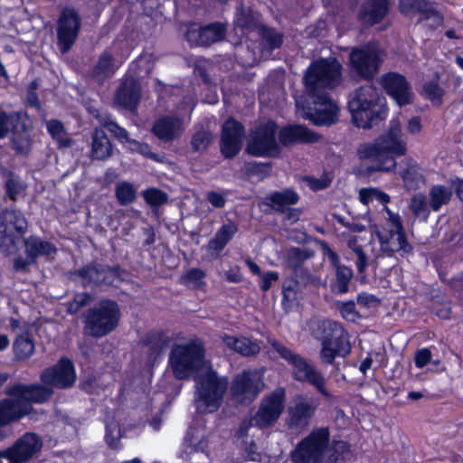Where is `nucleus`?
<instances>
[{"mask_svg": "<svg viewBox=\"0 0 463 463\" xmlns=\"http://www.w3.org/2000/svg\"><path fill=\"white\" fill-rule=\"evenodd\" d=\"M80 28V17L72 8L62 10L58 21L57 38L60 50L67 52L75 43Z\"/></svg>", "mask_w": 463, "mask_h": 463, "instance_id": "dca6fc26", "label": "nucleus"}, {"mask_svg": "<svg viewBox=\"0 0 463 463\" xmlns=\"http://www.w3.org/2000/svg\"><path fill=\"white\" fill-rule=\"evenodd\" d=\"M375 235L380 243L381 251L388 257L395 252L402 256L411 253L412 246L408 242L405 230L387 229L376 230Z\"/></svg>", "mask_w": 463, "mask_h": 463, "instance_id": "a211bd4d", "label": "nucleus"}, {"mask_svg": "<svg viewBox=\"0 0 463 463\" xmlns=\"http://www.w3.org/2000/svg\"><path fill=\"white\" fill-rule=\"evenodd\" d=\"M283 408V396L275 393L262 401L253 420L257 426L267 427L279 419Z\"/></svg>", "mask_w": 463, "mask_h": 463, "instance_id": "a878e982", "label": "nucleus"}, {"mask_svg": "<svg viewBox=\"0 0 463 463\" xmlns=\"http://www.w3.org/2000/svg\"><path fill=\"white\" fill-rule=\"evenodd\" d=\"M26 255L36 260L40 256L50 258L56 253V247L49 241H43L37 236H30L24 240Z\"/></svg>", "mask_w": 463, "mask_h": 463, "instance_id": "f704fd0d", "label": "nucleus"}, {"mask_svg": "<svg viewBox=\"0 0 463 463\" xmlns=\"http://www.w3.org/2000/svg\"><path fill=\"white\" fill-rule=\"evenodd\" d=\"M5 187L6 197L15 202L19 195L24 192L26 185L18 175L8 172L5 175Z\"/></svg>", "mask_w": 463, "mask_h": 463, "instance_id": "49530a36", "label": "nucleus"}, {"mask_svg": "<svg viewBox=\"0 0 463 463\" xmlns=\"http://www.w3.org/2000/svg\"><path fill=\"white\" fill-rule=\"evenodd\" d=\"M435 9V3L428 0H418L416 13L420 14L419 22L422 23L425 16H428Z\"/></svg>", "mask_w": 463, "mask_h": 463, "instance_id": "0e129e2a", "label": "nucleus"}, {"mask_svg": "<svg viewBox=\"0 0 463 463\" xmlns=\"http://www.w3.org/2000/svg\"><path fill=\"white\" fill-rule=\"evenodd\" d=\"M245 174L249 176L266 175L270 170L269 163L248 162L244 165Z\"/></svg>", "mask_w": 463, "mask_h": 463, "instance_id": "13d9d810", "label": "nucleus"}, {"mask_svg": "<svg viewBox=\"0 0 463 463\" xmlns=\"http://www.w3.org/2000/svg\"><path fill=\"white\" fill-rule=\"evenodd\" d=\"M272 349L290 367L292 377L299 382L315 387L323 396L330 398L331 394L325 387L326 379L310 360L298 354L284 344L272 340L269 342Z\"/></svg>", "mask_w": 463, "mask_h": 463, "instance_id": "423d86ee", "label": "nucleus"}, {"mask_svg": "<svg viewBox=\"0 0 463 463\" xmlns=\"http://www.w3.org/2000/svg\"><path fill=\"white\" fill-rule=\"evenodd\" d=\"M312 334L321 340L319 356L325 364H333L336 356H345L351 352L347 333L335 321H317L312 328Z\"/></svg>", "mask_w": 463, "mask_h": 463, "instance_id": "6e6552de", "label": "nucleus"}, {"mask_svg": "<svg viewBox=\"0 0 463 463\" xmlns=\"http://www.w3.org/2000/svg\"><path fill=\"white\" fill-rule=\"evenodd\" d=\"M298 195L292 190L276 192L266 197V204L277 212H284L288 206L297 203Z\"/></svg>", "mask_w": 463, "mask_h": 463, "instance_id": "4c0bfd02", "label": "nucleus"}, {"mask_svg": "<svg viewBox=\"0 0 463 463\" xmlns=\"http://www.w3.org/2000/svg\"><path fill=\"white\" fill-rule=\"evenodd\" d=\"M184 132L183 119L175 116H164L156 120L152 133L164 142H171Z\"/></svg>", "mask_w": 463, "mask_h": 463, "instance_id": "bb28decb", "label": "nucleus"}, {"mask_svg": "<svg viewBox=\"0 0 463 463\" xmlns=\"http://www.w3.org/2000/svg\"><path fill=\"white\" fill-rule=\"evenodd\" d=\"M40 380L52 389L71 388L76 381L73 363L66 357L60 359L54 365L42 372Z\"/></svg>", "mask_w": 463, "mask_h": 463, "instance_id": "2eb2a0df", "label": "nucleus"}, {"mask_svg": "<svg viewBox=\"0 0 463 463\" xmlns=\"http://www.w3.org/2000/svg\"><path fill=\"white\" fill-rule=\"evenodd\" d=\"M96 118L99 124V128H101L103 130L104 128L107 129L119 140H124L125 142L129 140L128 132L124 128H121L116 121H114L110 115L97 112Z\"/></svg>", "mask_w": 463, "mask_h": 463, "instance_id": "ea45409f", "label": "nucleus"}, {"mask_svg": "<svg viewBox=\"0 0 463 463\" xmlns=\"http://www.w3.org/2000/svg\"><path fill=\"white\" fill-rule=\"evenodd\" d=\"M319 139V135L300 125L284 128L279 133V143L285 146L297 143H315Z\"/></svg>", "mask_w": 463, "mask_h": 463, "instance_id": "c85d7f7f", "label": "nucleus"}, {"mask_svg": "<svg viewBox=\"0 0 463 463\" xmlns=\"http://www.w3.org/2000/svg\"><path fill=\"white\" fill-rule=\"evenodd\" d=\"M120 316L116 301L101 299L82 314L83 334L94 338L106 336L117 328Z\"/></svg>", "mask_w": 463, "mask_h": 463, "instance_id": "0eeeda50", "label": "nucleus"}, {"mask_svg": "<svg viewBox=\"0 0 463 463\" xmlns=\"http://www.w3.org/2000/svg\"><path fill=\"white\" fill-rule=\"evenodd\" d=\"M46 128L50 135L55 139L61 146H70L71 141L69 138L63 124L57 119L47 121Z\"/></svg>", "mask_w": 463, "mask_h": 463, "instance_id": "09e8293b", "label": "nucleus"}, {"mask_svg": "<svg viewBox=\"0 0 463 463\" xmlns=\"http://www.w3.org/2000/svg\"><path fill=\"white\" fill-rule=\"evenodd\" d=\"M142 97L139 81L134 77H126L121 80L114 95V103L127 110L134 112L137 109Z\"/></svg>", "mask_w": 463, "mask_h": 463, "instance_id": "412c9836", "label": "nucleus"}, {"mask_svg": "<svg viewBox=\"0 0 463 463\" xmlns=\"http://www.w3.org/2000/svg\"><path fill=\"white\" fill-rule=\"evenodd\" d=\"M144 345L147 346L152 356H157L161 354L167 345V337L161 332H150L142 340Z\"/></svg>", "mask_w": 463, "mask_h": 463, "instance_id": "de8ad7c7", "label": "nucleus"}, {"mask_svg": "<svg viewBox=\"0 0 463 463\" xmlns=\"http://www.w3.org/2000/svg\"><path fill=\"white\" fill-rule=\"evenodd\" d=\"M279 279V274L275 271H269L260 275V288L263 291H268L272 283Z\"/></svg>", "mask_w": 463, "mask_h": 463, "instance_id": "774afa93", "label": "nucleus"}, {"mask_svg": "<svg viewBox=\"0 0 463 463\" xmlns=\"http://www.w3.org/2000/svg\"><path fill=\"white\" fill-rule=\"evenodd\" d=\"M113 155V145L101 128H94L91 133L90 157L93 160L105 161Z\"/></svg>", "mask_w": 463, "mask_h": 463, "instance_id": "7c9ffc66", "label": "nucleus"}, {"mask_svg": "<svg viewBox=\"0 0 463 463\" xmlns=\"http://www.w3.org/2000/svg\"><path fill=\"white\" fill-rule=\"evenodd\" d=\"M169 364L178 380L189 379L212 365L205 359V349L200 341L175 345L169 354Z\"/></svg>", "mask_w": 463, "mask_h": 463, "instance_id": "39448f33", "label": "nucleus"}, {"mask_svg": "<svg viewBox=\"0 0 463 463\" xmlns=\"http://www.w3.org/2000/svg\"><path fill=\"white\" fill-rule=\"evenodd\" d=\"M313 250L300 247H291L286 251L285 265L292 273L305 268V263L313 258Z\"/></svg>", "mask_w": 463, "mask_h": 463, "instance_id": "e433bc0d", "label": "nucleus"}, {"mask_svg": "<svg viewBox=\"0 0 463 463\" xmlns=\"http://www.w3.org/2000/svg\"><path fill=\"white\" fill-rule=\"evenodd\" d=\"M7 393L20 398L30 405V403L41 404L47 402L52 399L54 391L51 386L44 383H17L11 387Z\"/></svg>", "mask_w": 463, "mask_h": 463, "instance_id": "4be33fe9", "label": "nucleus"}, {"mask_svg": "<svg viewBox=\"0 0 463 463\" xmlns=\"http://www.w3.org/2000/svg\"><path fill=\"white\" fill-rule=\"evenodd\" d=\"M317 402L305 395H298L294 398L288 407V424L291 429L305 428L309 424L314 416Z\"/></svg>", "mask_w": 463, "mask_h": 463, "instance_id": "aec40b11", "label": "nucleus"}, {"mask_svg": "<svg viewBox=\"0 0 463 463\" xmlns=\"http://www.w3.org/2000/svg\"><path fill=\"white\" fill-rule=\"evenodd\" d=\"M194 404L201 413H213L219 410L228 389V380L213 366L194 375Z\"/></svg>", "mask_w": 463, "mask_h": 463, "instance_id": "20e7f679", "label": "nucleus"}, {"mask_svg": "<svg viewBox=\"0 0 463 463\" xmlns=\"http://www.w3.org/2000/svg\"><path fill=\"white\" fill-rule=\"evenodd\" d=\"M39 87L37 80H33L27 87L26 90V102L29 106L33 107L37 109H41V104L36 93V90Z\"/></svg>", "mask_w": 463, "mask_h": 463, "instance_id": "680f3d73", "label": "nucleus"}, {"mask_svg": "<svg viewBox=\"0 0 463 463\" xmlns=\"http://www.w3.org/2000/svg\"><path fill=\"white\" fill-rule=\"evenodd\" d=\"M244 453L249 460L260 462L262 459L261 453L258 451L257 445L252 441L250 443L245 442Z\"/></svg>", "mask_w": 463, "mask_h": 463, "instance_id": "338daca9", "label": "nucleus"}, {"mask_svg": "<svg viewBox=\"0 0 463 463\" xmlns=\"http://www.w3.org/2000/svg\"><path fill=\"white\" fill-rule=\"evenodd\" d=\"M117 69L114 56L107 49L99 55L96 64L90 72V78L97 84L101 85L114 75Z\"/></svg>", "mask_w": 463, "mask_h": 463, "instance_id": "c756f323", "label": "nucleus"}, {"mask_svg": "<svg viewBox=\"0 0 463 463\" xmlns=\"http://www.w3.org/2000/svg\"><path fill=\"white\" fill-rule=\"evenodd\" d=\"M327 428H317L303 439L291 454L294 463H323L329 445Z\"/></svg>", "mask_w": 463, "mask_h": 463, "instance_id": "9d476101", "label": "nucleus"}, {"mask_svg": "<svg viewBox=\"0 0 463 463\" xmlns=\"http://www.w3.org/2000/svg\"><path fill=\"white\" fill-rule=\"evenodd\" d=\"M410 208L416 217L424 215V218L428 217V203L427 197L424 194H419L411 198Z\"/></svg>", "mask_w": 463, "mask_h": 463, "instance_id": "4d7b16f0", "label": "nucleus"}, {"mask_svg": "<svg viewBox=\"0 0 463 463\" xmlns=\"http://www.w3.org/2000/svg\"><path fill=\"white\" fill-rule=\"evenodd\" d=\"M142 195L146 203L152 207H159L168 200L167 194L156 188H149L144 191Z\"/></svg>", "mask_w": 463, "mask_h": 463, "instance_id": "864d4df0", "label": "nucleus"}, {"mask_svg": "<svg viewBox=\"0 0 463 463\" xmlns=\"http://www.w3.org/2000/svg\"><path fill=\"white\" fill-rule=\"evenodd\" d=\"M293 277L296 278L297 282L302 287H319L322 285V281L319 276L312 272L310 269L305 267L293 273Z\"/></svg>", "mask_w": 463, "mask_h": 463, "instance_id": "3c124183", "label": "nucleus"}, {"mask_svg": "<svg viewBox=\"0 0 463 463\" xmlns=\"http://www.w3.org/2000/svg\"><path fill=\"white\" fill-rule=\"evenodd\" d=\"M42 446L43 443L38 435L27 432L7 449L15 463H25L41 450Z\"/></svg>", "mask_w": 463, "mask_h": 463, "instance_id": "5701e85b", "label": "nucleus"}, {"mask_svg": "<svg viewBox=\"0 0 463 463\" xmlns=\"http://www.w3.org/2000/svg\"><path fill=\"white\" fill-rule=\"evenodd\" d=\"M22 120L21 113L6 114L0 111V138L5 137L9 131L12 132Z\"/></svg>", "mask_w": 463, "mask_h": 463, "instance_id": "603ef678", "label": "nucleus"}, {"mask_svg": "<svg viewBox=\"0 0 463 463\" xmlns=\"http://www.w3.org/2000/svg\"><path fill=\"white\" fill-rule=\"evenodd\" d=\"M180 30L191 46L209 47L223 40L226 28L221 23L200 25L195 23L184 24Z\"/></svg>", "mask_w": 463, "mask_h": 463, "instance_id": "ddd939ff", "label": "nucleus"}, {"mask_svg": "<svg viewBox=\"0 0 463 463\" xmlns=\"http://www.w3.org/2000/svg\"><path fill=\"white\" fill-rule=\"evenodd\" d=\"M341 70L335 59H321L313 62L305 73L306 90L314 107L305 106L299 100L296 106L302 108L303 117L316 125L329 126L337 120L338 107L329 99L326 90L339 83Z\"/></svg>", "mask_w": 463, "mask_h": 463, "instance_id": "f257e3e1", "label": "nucleus"}, {"mask_svg": "<svg viewBox=\"0 0 463 463\" xmlns=\"http://www.w3.org/2000/svg\"><path fill=\"white\" fill-rule=\"evenodd\" d=\"M451 197V189L443 185H435L429 192L430 206L437 212L442 205L448 204Z\"/></svg>", "mask_w": 463, "mask_h": 463, "instance_id": "79ce46f5", "label": "nucleus"}, {"mask_svg": "<svg viewBox=\"0 0 463 463\" xmlns=\"http://www.w3.org/2000/svg\"><path fill=\"white\" fill-rule=\"evenodd\" d=\"M347 107L354 124L364 129L378 125L387 115L384 99L373 84L355 89L349 95Z\"/></svg>", "mask_w": 463, "mask_h": 463, "instance_id": "7ed1b4c3", "label": "nucleus"}, {"mask_svg": "<svg viewBox=\"0 0 463 463\" xmlns=\"http://www.w3.org/2000/svg\"><path fill=\"white\" fill-rule=\"evenodd\" d=\"M72 274L80 279L84 287L117 286V283L120 280L116 269L99 264L88 265L75 270Z\"/></svg>", "mask_w": 463, "mask_h": 463, "instance_id": "f3484780", "label": "nucleus"}, {"mask_svg": "<svg viewBox=\"0 0 463 463\" xmlns=\"http://www.w3.org/2000/svg\"><path fill=\"white\" fill-rule=\"evenodd\" d=\"M234 24L242 33L252 31L258 26V14L250 7L241 5L237 9Z\"/></svg>", "mask_w": 463, "mask_h": 463, "instance_id": "58836bf2", "label": "nucleus"}, {"mask_svg": "<svg viewBox=\"0 0 463 463\" xmlns=\"http://www.w3.org/2000/svg\"><path fill=\"white\" fill-rule=\"evenodd\" d=\"M120 430L119 429L114 425V426H107V434H106V439L109 447L112 449H117L118 446V439L120 437Z\"/></svg>", "mask_w": 463, "mask_h": 463, "instance_id": "69168bd1", "label": "nucleus"}, {"mask_svg": "<svg viewBox=\"0 0 463 463\" xmlns=\"http://www.w3.org/2000/svg\"><path fill=\"white\" fill-rule=\"evenodd\" d=\"M264 387L262 374L258 370H244L231 384L232 400L241 404L251 403Z\"/></svg>", "mask_w": 463, "mask_h": 463, "instance_id": "f8f14e48", "label": "nucleus"}, {"mask_svg": "<svg viewBox=\"0 0 463 463\" xmlns=\"http://www.w3.org/2000/svg\"><path fill=\"white\" fill-rule=\"evenodd\" d=\"M213 141V135L212 132L203 127H198L191 137L193 151L196 153H203L208 148Z\"/></svg>", "mask_w": 463, "mask_h": 463, "instance_id": "37998d69", "label": "nucleus"}, {"mask_svg": "<svg viewBox=\"0 0 463 463\" xmlns=\"http://www.w3.org/2000/svg\"><path fill=\"white\" fill-rule=\"evenodd\" d=\"M423 91L427 99L431 101L440 103L443 96V90L439 86L437 82H427L423 86Z\"/></svg>", "mask_w": 463, "mask_h": 463, "instance_id": "bf43d9fd", "label": "nucleus"}, {"mask_svg": "<svg viewBox=\"0 0 463 463\" xmlns=\"http://www.w3.org/2000/svg\"><path fill=\"white\" fill-rule=\"evenodd\" d=\"M203 278L204 273L203 270L199 269H192L187 271L184 279L186 281V283L191 284L195 288H198L203 284Z\"/></svg>", "mask_w": 463, "mask_h": 463, "instance_id": "e2e57ef3", "label": "nucleus"}, {"mask_svg": "<svg viewBox=\"0 0 463 463\" xmlns=\"http://www.w3.org/2000/svg\"><path fill=\"white\" fill-rule=\"evenodd\" d=\"M278 126L273 121L257 127L250 134L246 152L254 156L274 157L280 153L276 139Z\"/></svg>", "mask_w": 463, "mask_h": 463, "instance_id": "9b49d317", "label": "nucleus"}, {"mask_svg": "<svg viewBox=\"0 0 463 463\" xmlns=\"http://www.w3.org/2000/svg\"><path fill=\"white\" fill-rule=\"evenodd\" d=\"M404 163L406 167L401 172L404 184L409 189H416L419 184L423 181V176L419 167L411 159H406Z\"/></svg>", "mask_w": 463, "mask_h": 463, "instance_id": "c03bdc74", "label": "nucleus"}, {"mask_svg": "<svg viewBox=\"0 0 463 463\" xmlns=\"http://www.w3.org/2000/svg\"><path fill=\"white\" fill-rule=\"evenodd\" d=\"M15 357L19 360L30 357L34 352V343L29 334H22L14 343Z\"/></svg>", "mask_w": 463, "mask_h": 463, "instance_id": "a18cd8bd", "label": "nucleus"}, {"mask_svg": "<svg viewBox=\"0 0 463 463\" xmlns=\"http://www.w3.org/2000/svg\"><path fill=\"white\" fill-rule=\"evenodd\" d=\"M93 300V297L89 293L75 294L72 300L68 302L67 310L70 314H77L82 307L90 305Z\"/></svg>", "mask_w": 463, "mask_h": 463, "instance_id": "5fc2aeb1", "label": "nucleus"}, {"mask_svg": "<svg viewBox=\"0 0 463 463\" xmlns=\"http://www.w3.org/2000/svg\"><path fill=\"white\" fill-rule=\"evenodd\" d=\"M300 285L297 282L296 278L288 279L283 283V298L287 301H293L297 298L298 288Z\"/></svg>", "mask_w": 463, "mask_h": 463, "instance_id": "052dcab7", "label": "nucleus"}, {"mask_svg": "<svg viewBox=\"0 0 463 463\" xmlns=\"http://www.w3.org/2000/svg\"><path fill=\"white\" fill-rule=\"evenodd\" d=\"M381 83L388 94H390L400 105L411 102V92L406 79L396 72L383 75Z\"/></svg>", "mask_w": 463, "mask_h": 463, "instance_id": "393cba45", "label": "nucleus"}, {"mask_svg": "<svg viewBox=\"0 0 463 463\" xmlns=\"http://www.w3.org/2000/svg\"><path fill=\"white\" fill-rule=\"evenodd\" d=\"M261 36L269 50L280 47L283 42V35L271 28H263Z\"/></svg>", "mask_w": 463, "mask_h": 463, "instance_id": "6e6d98bb", "label": "nucleus"}, {"mask_svg": "<svg viewBox=\"0 0 463 463\" xmlns=\"http://www.w3.org/2000/svg\"><path fill=\"white\" fill-rule=\"evenodd\" d=\"M383 52L373 43L352 48L349 53L351 73L365 80H373L380 71Z\"/></svg>", "mask_w": 463, "mask_h": 463, "instance_id": "1a4fd4ad", "label": "nucleus"}, {"mask_svg": "<svg viewBox=\"0 0 463 463\" xmlns=\"http://www.w3.org/2000/svg\"><path fill=\"white\" fill-rule=\"evenodd\" d=\"M115 194L120 205H128L136 200L137 190L131 183L121 182L116 185Z\"/></svg>", "mask_w": 463, "mask_h": 463, "instance_id": "8fccbe9b", "label": "nucleus"}, {"mask_svg": "<svg viewBox=\"0 0 463 463\" xmlns=\"http://www.w3.org/2000/svg\"><path fill=\"white\" fill-rule=\"evenodd\" d=\"M184 445L188 453H204L207 450L208 439L203 420H196L193 421L186 432Z\"/></svg>", "mask_w": 463, "mask_h": 463, "instance_id": "cd10ccee", "label": "nucleus"}, {"mask_svg": "<svg viewBox=\"0 0 463 463\" xmlns=\"http://www.w3.org/2000/svg\"><path fill=\"white\" fill-rule=\"evenodd\" d=\"M406 142L402 138V128L399 120L392 119L385 134L373 143H364L357 147V156L362 160L370 159L373 165L367 167L368 172H390L396 166L395 156L406 153Z\"/></svg>", "mask_w": 463, "mask_h": 463, "instance_id": "f03ea898", "label": "nucleus"}, {"mask_svg": "<svg viewBox=\"0 0 463 463\" xmlns=\"http://www.w3.org/2000/svg\"><path fill=\"white\" fill-rule=\"evenodd\" d=\"M222 339L223 344L229 349L240 354L242 356H255L261 350L259 341L251 340L248 337H236L233 335H224Z\"/></svg>", "mask_w": 463, "mask_h": 463, "instance_id": "2f4dec72", "label": "nucleus"}, {"mask_svg": "<svg viewBox=\"0 0 463 463\" xmlns=\"http://www.w3.org/2000/svg\"><path fill=\"white\" fill-rule=\"evenodd\" d=\"M388 12L387 0H368L363 5L359 19L366 24L373 25L380 23Z\"/></svg>", "mask_w": 463, "mask_h": 463, "instance_id": "473e14b6", "label": "nucleus"}, {"mask_svg": "<svg viewBox=\"0 0 463 463\" xmlns=\"http://www.w3.org/2000/svg\"><path fill=\"white\" fill-rule=\"evenodd\" d=\"M237 226L233 223L225 224L215 233L207 244V251L213 258H218L220 252L237 232Z\"/></svg>", "mask_w": 463, "mask_h": 463, "instance_id": "72a5a7b5", "label": "nucleus"}, {"mask_svg": "<svg viewBox=\"0 0 463 463\" xmlns=\"http://www.w3.org/2000/svg\"><path fill=\"white\" fill-rule=\"evenodd\" d=\"M319 244L324 255L328 258L331 265L335 269L334 290L338 294L346 293L349 288V283L353 278V270L349 267L340 263L338 254L334 251L326 241H321Z\"/></svg>", "mask_w": 463, "mask_h": 463, "instance_id": "b1692460", "label": "nucleus"}, {"mask_svg": "<svg viewBox=\"0 0 463 463\" xmlns=\"http://www.w3.org/2000/svg\"><path fill=\"white\" fill-rule=\"evenodd\" d=\"M11 133L13 149L16 154L24 156L28 155L32 148L33 139L25 123L22 120L19 125L14 127V129Z\"/></svg>", "mask_w": 463, "mask_h": 463, "instance_id": "c9c22d12", "label": "nucleus"}, {"mask_svg": "<svg viewBox=\"0 0 463 463\" xmlns=\"http://www.w3.org/2000/svg\"><path fill=\"white\" fill-rule=\"evenodd\" d=\"M327 456L324 457L323 463H345L350 454V447L344 440L335 441L333 446L326 449Z\"/></svg>", "mask_w": 463, "mask_h": 463, "instance_id": "a19ab883", "label": "nucleus"}, {"mask_svg": "<svg viewBox=\"0 0 463 463\" xmlns=\"http://www.w3.org/2000/svg\"><path fill=\"white\" fill-rule=\"evenodd\" d=\"M27 230V221L24 214L14 209H5L0 213V250H7L15 240Z\"/></svg>", "mask_w": 463, "mask_h": 463, "instance_id": "4468645a", "label": "nucleus"}, {"mask_svg": "<svg viewBox=\"0 0 463 463\" xmlns=\"http://www.w3.org/2000/svg\"><path fill=\"white\" fill-rule=\"evenodd\" d=\"M244 128L238 121L229 118L222 125L220 151L226 159L235 157L241 149Z\"/></svg>", "mask_w": 463, "mask_h": 463, "instance_id": "6ab92c4d", "label": "nucleus"}]
</instances>
